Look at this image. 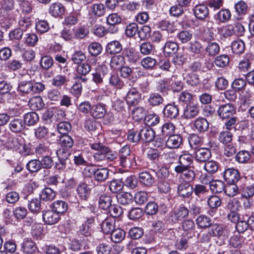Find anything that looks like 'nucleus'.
<instances>
[{
	"instance_id": "obj_1",
	"label": "nucleus",
	"mask_w": 254,
	"mask_h": 254,
	"mask_svg": "<svg viewBox=\"0 0 254 254\" xmlns=\"http://www.w3.org/2000/svg\"><path fill=\"white\" fill-rule=\"evenodd\" d=\"M118 156L119 164L122 167L127 168L132 166L134 157L131 155L128 146L125 145L121 148L119 151Z\"/></svg>"
},
{
	"instance_id": "obj_2",
	"label": "nucleus",
	"mask_w": 254,
	"mask_h": 254,
	"mask_svg": "<svg viewBox=\"0 0 254 254\" xmlns=\"http://www.w3.org/2000/svg\"><path fill=\"white\" fill-rule=\"evenodd\" d=\"M193 161V157L190 153H184L180 155L179 159V164L175 167V171L176 173H181L188 169H194Z\"/></svg>"
},
{
	"instance_id": "obj_3",
	"label": "nucleus",
	"mask_w": 254,
	"mask_h": 254,
	"mask_svg": "<svg viewBox=\"0 0 254 254\" xmlns=\"http://www.w3.org/2000/svg\"><path fill=\"white\" fill-rule=\"evenodd\" d=\"M189 211L184 206H181L174 209L170 213V219L174 223H177L179 221L187 217L189 215Z\"/></svg>"
},
{
	"instance_id": "obj_4",
	"label": "nucleus",
	"mask_w": 254,
	"mask_h": 254,
	"mask_svg": "<svg viewBox=\"0 0 254 254\" xmlns=\"http://www.w3.org/2000/svg\"><path fill=\"white\" fill-rule=\"evenodd\" d=\"M90 146L92 149L97 151L93 155V158L96 162L106 161L105 153L107 150L105 149V145L100 142H95L90 143Z\"/></svg>"
},
{
	"instance_id": "obj_5",
	"label": "nucleus",
	"mask_w": 254,
	"mask_h": 254,
	"mask_svg": "<svg viewBox=\"0 0 254 254\" xmlns=\"http://www.w3.org/2000/svg\"><path fill=\"white\" fill-rule=\"evenodd\" d=\"M217 112L221 118L223 119H229L236 114V108L232 104H225L221 105L219 107Z\"/></svg>"
},
{
	"instance_id": "obj_6",
	"label": "nucleus",
	"mask_w": 254,
	"mask_h": 254,
	"mask_svg": "<svg viewBox=\"0 0 254 254\" xmlns=\"http://www.w3.org/2000/svg\"><path fill=\"white\" fill-rule=\"evenodd\" d=\"M215 146L214 143L209 142L208 148H201L195 153V159L199 162H206L211 156L210 149H214Z\"/></svg>"
},
{
	"instance_id": "obj_7",
	"label": "nucleus",
	"mask_w": 254,
	"mask_h": 254,
	"mask_svg": "<svg viewBox=\"0 0 254 254\" xmlns=\"http://www.w3.org/2000/svg\"><path fill=\"white\" fill-rule=\"evenodd\" d=\"M223 178L228 184L237 183L240 180L241 176L237 169L230 168L224 171Z\"/></svg>"
},
{
	"instance_id": "obj_8",
	"label": "nucleus",
	"mask_w": 254,
	"mask_h": 254,
	"mask_svg": "<svg viewBox=\"0 0 254 254\" xmlns=\"http://www.w3.org/2000/svg\"><path fill=\"white\" fill-rule=\"evenodd\" d=\"M14 5L13 0H3L0 8V15L4 18H11L10 13Z\"/></svg>"
},
{
	"instance_id": "obj_9",
	"label": "nucleus",
	"mask_w": 254,
	"mask_h": 254,
	"mask_svg": "<svg viewBox=\"0 0 254 254\" xmlns=\"http://www.w3.org/2000/svg\"><path fill=\"white\" fill-rule=\"evenodd\" d=\"M141 95L136 88L129 89L127 92L126 100L128 105L135 106L140 101Z\"/></svg>"
},
{
	"instance_id": "obj_10",
	"label": "nucleus",
	"mask_w": 254,
	"mask_h": 254,
	"mask_svg": "<svg viewBox=\"0 0 254 254\" xmlns=\"http://www.w3.org/2000/svg\"><path fill=\"white\" fill-rule=\"evenodd\" d=\"M60 219V215L53 209L47 210L43 212V219L47 224H55L59 221Z\"/></svg>"
},
{
	"instance_id": "obj_11",
	"label": "nucleus",
	"mask_w": 254,
	"mask_h": 254,
	"mask_svg": "<svg viewBox=\"0 0 254 254\" xmlns=\"http://www.w3.org/2000/svg\"><path fill=\"white\" fill-rule=\"evenodd\" d=\"M193 190L192 186L186 182L181 183L177 187L178 194L183 198L190 197L192 195Z\"/></svg>"
},
{
	"instance_id": "obj_12",
	"label": "nucleus",
	"mask_w": 254,
	"mask_h": 254,
	"mask_svg": "<svg viewBox=\"0 0 254 254\" xmlns=\"http://www.w3.org/2000/svg\"><path fill=\"white\" fill-rule=\"evenodd\" d=\"M208 230L209 235L213 237L218 238L227 236V230L223 227L218 224H211Z\"/></svg>"
},
{
	"instance_id": "obj_13",
	"label": "nucleus",
	"mask_w": 254,
	"mask_h": 254,
	"mask_svg": "<svg viewBox=\"0 0 254 254\" xmlns=\"http://www.w3.org/2000/svg\"><path fill=\"white\" fill-rule=\"evenodd\" d=\"M163 114L164 117L168 119H176L179 114V110L177 106L174 104H168L163 109Z\"/></svg>"
},
{
	"instance_id": "obj_14",
	"label": "nucleus",
	"mask_w": 254,
	"mask_h": 254,
	"mask_svg": "<svg viewBox=\"0 0 254 254\" xmlns=\"http://www.w3.org/2000/svg\"><path fill=\"white\" fill-rule=\"evenodd\" d=\"M92 171L94 179L98 182H104L108 178L109 170L107 168H98Z\"/></svg>"
},
{
	"instance_id": "obj_15",
	"label": "nucleus",
	"mask_w": 254,
	"mask_h": 254,
	"mask_svg": "<svg viewBox=\"0 0 254 254\" xmlns=\"http://www.w3.org/2000/svg\"><path fill=\"white\" fill-rule=\"evenodd\" d=\"M65 7L60 2H54L52 3L49 8V13L55 17H61L64 14Z\"/></svg>"
},
{
	"instance_id": "obj_16",
	"label": "nucleus",
	"mask_w": 254,
	"mask_h": 254,
	"mask_svg": "<svg viewBox=\"0 0 254 254\" xmlns=\"http://www.w3.org/2000/svg\"><path fill=\"white\" fill-rule=\"evenodd\" d=\"M112 204V197L107 193L101 194L98 198L99 207L106 212Z\"/></svg>"
},
{
	"instance_id": "obj_17",
	"label": "nucleus",
	"mask_w": 254,
	"mask_h": 254,
	"mask_svg": "<svg viewBox=\"0 0 254 254\" xmlns=\"http://www.w3.org/2000/svg\"><path fill=\"white\" fill-rule=\"evenodd\" d=\"M25 127V124L22 119L13 118L10 120L9 124V129L13 132H19Z\"/></svg>"
},
{
	"instance_id": "obj_18",
	"label": "nucleus",
	"mask_w": 254,
	"mask_h": 254,
	"mask_svg": "<svg viewBox=\"0 0 254 254\" xmlns=\"http://www.w3.org/2000/svg\"><path fill=\"white\" fill-rule=\"evenodd\" d=\"M199 111V107L198 106L190 104L184 109V117L186 119L194 118L198 115Z\"/></svg>"
},
{
	"instance_id": "obj_19",
	"label": "nucleus",
	"mask_w": 254,
	"mask_h": 254,
	"mask_svg": "<svg viewBox=\"0 0 254 254\" xmlns=\"http://www.w3.org/2000/svg\"><path fill=\"white\" fill-rule=\"evenodd\" d=\"M106 109L104 105L97 104L92 106L90 115L95 119H101L106 114Z\"/></svg>"
},
{
	"instance_id": "obj_20",
	"label": "nucleus",
	"mask_w": 254,
	"mask_h": 254,
	"mask_svg": "<svg viewBox=\"0 0 254 254\" xmlns=\"http://www.w3.org/2000/svg\"><path fill=\"white\" fill-rule=\"evenodd\" d=\"M140 139L144 142H150L155 137V132L149 127H143L139 131Z\"/></svg>"
},
{
	"instance_id": "obj_21",
	"label": "nucleus",
	"mask_w": 254,
	"mask_h": 254,
	"mask_svg": "<svg viewBox=\"0 0 254 254\" xmlns=\"http://www.w3.org/2000/svg\"><path fill=\"white\" fill-rule=\"evenodd\" d=\"M90 12L92 15L101 17L106 13V7L101 3H94L90 7Z\"/></svg>"
},
{
	"instance_id": "obj_22",
	"label": "nucleus",
	"mask_w": 254,
	"mask_h": 254,
	"mask_svg": "<svg viewBox=\"0 0 254 254\" xmlns=\"http://www.w3.org/2000/svg\"><path fill=\"white\" fill-rule=\"evenodd\" d=\"M164 101L162 96L157 93H150L147 99V103L151 107L159 106Z\"/></svg>"
},
{
	"instance_id": "obj_23",
	"label": "nucleus",
	"mask_w": 254,
	"mask_h": 254,
	"mask_svg": "<svg viewBox=\"0 0 254 254\" xmlns=\"http://www.w3.org/2000/svg\"><path fill=\"white\" fill-rule=\"evenodd\" d=\"M182 143V138L180 135L172 134L166 141V145L169 148H178Z\"/></svg>"
},
{
	"instance_id": "obj_24",
	"label": "nucleus",
	"mask_w": 254,
	"mask_h": 254,
	"mask_svg": "<svg viewBox=\"0 0 254 254\" xmlns=\"http://www.w3.org/2000/svg\"><path fill=\"white\" fill-rule=\"evenodd\" d=\"M101 229L105 234H110L115 227V219L113 217L106 218L101 223Z\"/></svg>"
},
{
	"instance_id": "obj_25",
	"label": "nucleus",
	"mask_w": 254,
	"mask_h": 254,
	"mask_svg": "<svg viewBox=\"0 0 254 254\" xmlns=\"http://www.w3.org/2000/svg\"><path fill=\"white\" fill-rule=\"evenodd\" d=\"M122 50V46L118 41L115 40L107 44L106 51L108 54L113 55L119 53Z\"/></svg>"
},
{
	"instance_id": "obj_26",
	"label": "nucleus",
	"mask_w": 254,
	"mask_h": 254,
	"mask_svg": "<svg viewBox=\"0 0 254 254\" xmlns=\"http://www.w3.org/2000/svg\"><path fill=\"white\" fill-rule=\"evenodd\" d=\"M33 83L30 80L21 81L18 85L17 91L21 95H24L32 92Z\"/></svg>"
},
{
	"instance_id": "obj_27",
	"label": "nucleus",
	"mask_w": 254,
	"mask_h": 254,
	"mask_svg": "<svg viewBox=\"0 0 254 254\" xmlns=\"http://www.w3.org/2000/svg\"><path fill=\"white\" fill-rule=\"evenodd\" d=\"M193 13L195 17L200 19H203L209 14L208 9L204 4L196 5L193 9Z\"/></svg>"
},
{
	"instance_id": "obj_28",
	"label": "nucleus",
	"mask_w": 254,
	"mask_h": 254,
	"mask_svg": "<svg viewBox=\"0 0 254 254\" xmlns=\"http://www.w3.org/2000/svg\"><path fill=\"white\" fill-rule=\"evenodd\" d=\"M24 139L21 137H9L6 142L7 147L11 149L18 151L20 145H22Z\"/></svg>"
},
{
	"instance_id": "obj_29",
	"label": "nucleus",
	"mask_w": 254,
	"mask_h": 254,
	"mask_svg": "<svg viewBox=\"0 0 254 254\" xmlns=\"http://www.w3.org/2000/svg\"><path fill=\"white\" fill-rule=\"evenodd\" d=\"M207 202L208 206L211 209V212H214L221 206L222 200L218 196L212 195L208 198Z\"/></svg>"
},
{
	"instance_id": "obj_30",
	"label": "nucleus",
	"mask_w": 254,
	"mask_h": 254,
	"mask_svg": "<svg viewBox=\"0 0 254 254\" xmlns=\"http://www.w3.org/2000/svg\"><path fill=\"white\" fill-rule=\"evenodd\" d=\"M245 238L240 234L234 235L229 240V246L236 249H240L244 245Z\"/></svg>"
},
{
	"instance_id": "obj_31",
	"label": "nucleus",
	"mask_w": 254,
	"mask_h": 254,
	"mask_svg": "<svg viewBox=\"0 0 254 254\" xmlns=\"http://www.w3.org/2000/svg\"><path fill=\"white\" fill-rule=\"evenodd\" d=\"M140 182L147 187L151 186L154 183V179L148 172H142L139 174Z\"/></svg>"
},
{
	"instance_id": "obj_32",
	"label": "nucleus",
	"mask_w": 254,
	"mask_h": 254,
	"mask_svg": "<svg viewBox=\"0 0 254 254\" xmlns=\"http://www.w3.org/2000/svg\"><path fill=\"white\" fill-rule=\"evenodd\" d=\"M230 63V58L226 54H222L217 56L214 60L215 65L220 68H224L227 66Z\"/></svg>"
},
{
	"instance_id": "obj_33",
	"label": "nucleus",
	"mask_w": 254,
	"mask_h": 254,
	"mask_svg": "<svg viewBox=\"0 0 254 254\" xmlns=\"http://www.w3.org/2000/svg\"><path fill=\"white\" fill-rule=\"evenodd\" d=\"M29 105L34 110H39L43 108L45 104L40 96H35L30 99Z\"/></svg>"
},
{
	"instance_id": "obj_34",
	"label": "nucleus",
	"mask_w": 254,
	"mask_h": 254,
	"mask_svg": "<svg viewBox=\"0 0 254 254\" xmlns=\"http://www.w3.org/2000/svg\"><path fill=\"white\" fill-rule=\"evenodd\" d=\"M68 205L66 202L63 200H57L52 203V209L56 213H64L67 210Z\"/></svg>"
},
{
	"instance_id": "obj_35",
	"label": "nucleus",
	"mask_w": 254,
	"mask_h": 254,
	"mask_svg": "<svg viewBox=\"0 0 254 254\" xmlns=\"http://www.w3.org/2000/svg\"><path fill=\"white\" fill-rule=\"evenodd\" d=\"M108 68L105 66L99 65L97 70L92 73L93 80L96 83L99 84L103 82V77Z\"/></svg>"
},
{
	"instance_id": "obj_36",
	"label": "nucleus",
	"mask_w": 254,
	"mask_h": 254,
	"mask_svg": "<svg viewBox=\"0 0 254 254\" xmlns=\"http://www.w3.org/2000/svg\"><path fill=\"white\" fill-rule=\"evenodd\" d=\"M125 64L124 57L121 55L114 56L111 59V67L116 70H119Z\"/></svg>"
},
{
	"instance_id": "obj_37",
	"label": "nucleus",
	"mask_w": 254,
	"mask_h": 254,
	"mask_svg": "<svg viewBox=\"0 0 254 254\" xmlns=\"http://www.w3.org/2000/svg\"><path fill=\"white\" fill-rule=\"evenodd\" d=\"M195 128L199 132H205L209 127V124L206 119L198 118L194 123Z\"/></svg>"
},
{
	"instance_id": "obj_38",
	"label": "nucleus",
	"mask_w": 254,
	"mask_h": 254,
	"mask_svg": "<svg viewBox=\"0 0 254 254\" xmlns=\"http://www.w3.org/2000/svg\"><path fill=\"white\" fill-rule=\"evenodd\" d=\"M110 234L111 240L116 243L123 241L126 236L125 231L120 228L114 229Z\"/></svg>"
},
{
	"instance_id": "obj_39",
	"label": "nucleus",
	"mask_w": 254,
	"mask_h": 254,
	"mask_svg": "<svg viewBox=\"0 0 254 254\" xmlns=\"http://www.w3.org/2000/svg\"><path fill=\"white\" fill-rule=\"evenodd\" d=\"M179 47L177 43L169 41L166 42L163 47L164 53L168 55H171L177 52Z\"/></svg>"
},
{
	"instance_id": "obj_40",
	"label": "nucleus",
	"mask_w": 254,
	"mask_h": 254,
	"mask_svg": "<svg viewBox=\"0 0 254 254\" xmlns=\"http://www.w3.org/2000/svg\"><path fill=\"white\" fill-rule=\"evenodd\" d=\"M29 210L32 213H38L41 210V199L33 198L28 201Z\"/></svg>"
},
{
	"instance_id": "obj_41",
	"label": "nucleus",
	"mask_w": 254,
	"mask_h": 254,
	"mask_svg": "<svg viewBox=\"0 0 254 254\" xmlns=\"http://www.w3.org/2000/svg\"><path fill=\"white\" fill-rule=\"evenodd\" d=\"M127 248L131 254H146V249L144 247H136V243L131 241L127 245Z\"/></svg>"
},
{
	"instance_id": "obj_42",
	"label": "nucleus",
	"mask_w": 254,
	"mask_h": 254,
	"mask_svg": "<svg viewBox=\"0 0 254 254\" xmlns=\"http://www.w3.org/2000/svg\"><path fill=\"white\" fill-rule=\"evenodd\" d=\"M39 120V116L35 112H29L26 114L24 117V124L27 125L33 126L37 123Z\"/></svg>"
},
{
	"instance_id": "obj_43",
	"label": "nucleus",
	"mask_w": 254,
	"mask_h": 254,
	"mask_svg": "<svg viewBox=\"0 0 254 254\" xmlns=\"http://www.w3.org/2000/svg\"><path fill=\"white\" fill-rule=\"evenodd\" d=\"M40 199L43 201H52L56 197L55 192L51 188H46L41 192Z\"/></svg>"
},
{
	"instance_id": "obj_44",
	"label": "nucleus",
	"mask_w": 254,
	"mask_h": 254,
	"mask_svg": "<svg viewBox=\"0 0 254 254\" xmlns=\"http://www.w3.org/2000/svg\"><path fill=\"white\" fill-rule=\"evenodd\" d=\"M157 61L155 59L150 57H147L142 59L140 64L145 69L152 70L156 66Z\"/></svg>"
},
{
	"instance_id": "obj_45",
	"label": "nucleus",
	"mask_w": 254,
	"mask_h": 254,
	"mask_svg": "<svg viewBox=\"0 0 254 254\" xmlns=\"http://www.w3.org/2000/svg\"><path fill=\"white\" fill-rule=\"evenodd\" d=\"M216 20L221 23H226L231 18V13L227 9H221L217 14Z\"/></svg>"
},
{
	"instance_id": "obj_46",
	"label": "nucleus",
	"mask_w": 254,
	"mask_h": 254,
	"mask_svg": "<svg viewBox=\"0 0 254 254\" xmlns=\"http://www.w3.org/2000/svg\"><path fill=\"white\" fill-rule=\"evenodd\" d=\"M224 192L228 196L234 197L238 194L240 191L236 183H231L225 186Z\"/></svg>"
},
{
	"instance_id": "obj_47",
	"label": "nucleus",
	"mask_w": 254,
	"mask_h": 254,
	"mask_svg": "<svg viewBox=\"0 0 254 254\" xmlns=\"http://www.w3.org/2000/svg\"><path fill=\"white\" fill-rule=\"evenodd\" d=\"M77 191L81 199L86 200L90 194V190L87 184L82 183L78 186Z\"/></svg>"
},
{
	"instance_id": "obj_48",
	"label": "nucleus",
	"mask_w": 254,
	"mask_h": 254,
	"mask_svg": "<svg viewBox=\"0 0 254 254\" xmlns=\"http://www.w3.org/2000/svg\"><path fill=\"white\" fill-rule=\"evenodd\" d=\"M118 202L122 205H126L130 204L133 198L131 193L128 192H122L119 194L117 196Z\"/></svg>"
},
{
	"instance_id": "obj_49",
	"label": "nucleus",
	"mask_w": 254,
	"mask_h": 254,
	"mask_svg": "<svg viewBox=\"0 0 254 254\" xmlns=\"http://www.w3.org/2000/svg\"><path fill=\"white\" fill-rule=\"evenodd\" d=\"M177 37L182 43H187L192 39V33L189 30H184L178 33Z\"/></svg>"
},
{
	"instance_id": "obj_50",
	"label": "nucleus",
	"mask_w": 254,
	"mask_h": 254,
	"mask_svg": "<svg viewBox=\"0 0 254 254\" xmlns=\"http://www.w3.org/2000/svg\"><path fill=\"white\" fill-rule=\"evenodd\" d=\"M197 225L200 228H205L209 227L212 224L211 219L204 215H199L196 220Z\"/></svg>"
},
{
	"instance_id": "obj_51",
	"label": "nucleus",
	"mask_w": 254,
	"mask_h": 254,
	"mask_svg": "<svg viewBox=\"0 0 254 254\" xmlns=\"http://www.w3.org/2000/svg\"><path fill=\"white\" fill-rule=\"evenodd\" d=\"M22 249L24 253L32 254L37 250V248L32 241L28 240L23 242Z\"/></svg>"
},
{
	"instance_id": "obj_52",
	"label": "nucleus",
	"mask_w": 254,
	"mask_h": 254,
	"mask_svg": "<svg viewBox=\"0 0 254 254\" xmlns=\"http://www.w3.org/2000/svg\"><path fill=\"white\" fill-rule=\"evenodd\" d=\"M94 221V219L90 218L88 219L86 222L83 224L79 229L80 234L85 236L91 235L92 233V229L90 228V225Z\"/></svg>"
},
{
	"instance_id": "obj_53",
	"label": "nucleus",
	"mask_w": 254,
	"mask_h": 254,
	"mask_svg": "<svg viewBox=\"0 0 254 254\" xmlns=\"http://www.w3.org/2000/svg\"><path fill=\"white\" fill-rule=\"evenodd\" d=\"M133 198L136 204L142 205L147 201L148 194L146 191H139L135 193Z\"/></svg>"
},
{
	"instance_id": "obj_54",
	"label": "nucleus",
	"mask_w": 254,
	"mask_h": 254,
	"mask_svg": "<svg viewBox=\"0 0 254 254\" xmlns=\"http://www.w3.org/2000/svg\"><path fill=\"white\" fill-rule=\"evenodd\" d=\"M23 41L25 44L29 47H34L38 41L37 35L35 33H28L25 34Z\"/></svg>"
},
{
	"instance_id": "obj_55",
	"label": "nucleus",
	"mask_w": 254,
	"mask_h": 254,
	"mask_svg": "<svg viewBox=\"0 0 254 254\" xmlns=\"http://www.w3.org/2000/svg\"><path fill=\"white\" fill-rule=\"evenodd\" d=\"M206 53L210 56H215L220 52V48L219 44L216 42L209 43L205 49Z\"/></svg>"
},
{
	"instance_id": "obj_56",
	"label": "nucleus",
	"mask_w": 254,
	"mask_h": 254,
	"mask_svg": "<svg viewBox=\"0 0 254 254\" xmlns=\"http://www.w3.org/2000/svg\"><path fill=\"white\" fill-rule=\"evenodd\" d=\"M154 46L149 42H144L139 46L140 53L143 55L151 54L153 52Z\"/></svg>"
},
{
	"instance_id": "obj_57",
	"label": "nucleus",
	"mask_w": 254,
	"mask_h": 254,
	"mask_svg": "<svg viewBox=\"0 0 254 254\" xmlns=\"http://www.w3.org/2000/svg\"><path fill=\"white\" fill-rule=\"evenodd\" d=\"M133 118L136 121H140L145 117L146 111L142 107H137L131 112Z\"/></svg>"
},
{
	"instance_id": "obj_58",
	"label": "nucleus",
	"mask_w": 254,
	"mask_h": 254,
	"mask_svg": "<svg viewBox=\"0 0 254 254\" xmlns=\"http://www.w3.org/2000/svg\"><path fill=\"white\" fill-rule=\"evenodd\" d=\"M32 21L30 17L20 16L18 20V26L24 31H26L31 26Z\"/></svg>"
},
{
	"instance_id": "obj_59",
	"label": "nucleus",
	"mask_w": 254,
	"mask_h": 254,
	"mask_svg": "<svg viewBox=\"0 0 254 254\" xmlns=\"http://www.w3.org/2000/svg\"><path fill=\"white\" fill-rule=\"evenodd\" d=\"M209 187L211 191L215 193H221L225 189L224 183L219 180L212 181Z\"/></svg>"
},
{
	"instance_id": "obj_60",
	"label": "nucleus",
	"mask_w": 254,
	"mask_h": 254,
	"mask_svg": "<svg viewBox=\"0 0 254 254\" xmlns=\"http://www.w3.org/2000/svg\"><path fill=\"white\" fill-rule=\"evenodd\" d=\"M231 48L234 53L240 54L244 51L245 46L243 41L238 40L232 42Z\"/></svg>"
},
{
	"instance_id": "obj_61",
	"label": "nucleus",
	"mask_w": 254,
	"mask_h": 254,
	"mask_svg": "<svg viewBox=\"0 0 254 254\" xmlns=\"http://www.w3.org/2000/svg\"><path fill=\"white\" fill-rule=\"evenodd\" d=\"M59 143L62 147L66 148H71L73 144V140L68 134L63 135L59 139Z\"/></svg>"
},
{
	"instance_id": "obj_62",
	"label": "nucleus",
	"mask_w": 254,
	"mask_h": 254,
	"mask_svg": "<svg viewBox=\"0 0 254 254\" xmlns=\"http://www.w3.org/2000/svg\"><path fill=\"white\" fill-rule=\"evenodd\" d=\"M26 168L30 172H37L41 168V162L37 159L31 160L27 164Z\"/></svg>"
},
{
	"instance_id": "obj_63",
	"label": "nucleus",
	"mask_w": 254,
	"mask_h": 254,
	"mask_svg": "<svg viewBox=\"0 0 254 254\" xmlns=\"http://www.w3.org/2000/svg\"><path fill=\"white\" fill-rule=\"evenodd\" d=\"M85 53L80 50L75 51L72 55L71 59L75 64H80L86 60Z\"/></svg>"
},
{
	"instance_id": "obj_64",
	"label": "nucleus",
	"mask_w": 254,
	"mask_h": 254,
	"mask_svg": "<svg viewBox=\"0 0 254 254\" xmlns=\"http://www.w3.org/2000/svg\"><path fill=\"white\" fill-rule=\"evenodd\" d=\"M193 190L195 195L199 198L203 196L209 192L207 187L202 184L195 185Z\"/></svg>"
}]
</instances>
